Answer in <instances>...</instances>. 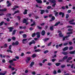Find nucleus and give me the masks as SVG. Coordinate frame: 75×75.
<instances>
[{
    "mask_svg": "<svg viewBox=\"0 0 75 75\" xmlns=\"http://www.w3.org/2000/svg\"><path fill=\"white\" fill-rule=\"evenodd\" d=\"M50 1L52 3H54V4L52 5V6L53 7H54L56 4L55 3H56V1L55 0H50Z\"/></svg>",
    "mask_w": 75,
    "mask_h": 75,
    "instance_id": "nucleus-1",
    "label": "nucleus"
},
{
    "mask_svg": "<svg viewBox=\"0 0 75 75\" xmlns=\"http://www.w3.org/2000/svg\"><path fill=\"white\" fill-rule=\"evenodd\" d=\"M71 35H69L68 36H66V37H63V41H64L65 40H69V39L67 38H69V37H70Z\"/></svg>",
    "mask_w": 75,
    "mask_h": 75,
    "instance_id": "nucleus-2",
    "label": "nucleus"
},
{
    "mask_svg": "<svg viewBox=\"0 0 75 75\" xmlns=\"http://www.w3.org/2000/svg\"><path fill=\"white\" fill-rule=\"evenodd\" d=\"M19 44V42L18 41H16L15 43L13 42L12 43V45H18V44Z\"/></svg>",
    "mask_w": 75,
    "mask_h": 75,
    "instance_id": "nucleus-3",
    "label": "nucleus"
},
{
    "mask_svg": "<svg viewBox=\"0 0 75 75\" xmlns=\"http://www.w3.org/2000/svg\"><path fill=\"white\" fill-rule=\"evenodd\" d=\"M68 50V47H65L63 49V50L64 51H67V50Z\"/></svg>",
    "mask_w": 75,
    "mask_h": 75,
    "instance_id": "nucleus-4",
    "label": "nucleus"
},
{
    "mask_svg": "<svg viewBox=\"0 0 75 75\" xmlns=\"http://www.w3.org/2000/svg\"><path fill=\"white\" fill-rule=\"evenodd\" d=\"M30 59H31V57H28L27 58V59L26 60V62H29V61H30Z\"/></svg>",
    "mask_w": 75,
    "mask_h": 75,
    "instance_id": "nucleus-5",
    "label": "nucleus"
},
{
    "mask_svg": "<svg viewBox=\"0 0 75 75\" xmlns=\"http://www.w3.org/2000/svg\"><path fill=\"white\" fill-rule=\"evenodd\" d=\"M8 29L9 30V31L10 32H11L13 30V28L11 27H9L8 28Z\"/></svg>",
    "mask_w": 75,
    "mask_h": 75,
    "instance_id": "nucleus-6",
    "label": "nucleus"
},
{
    "mask_svg": "<svg viewBox=\"0 0 75 75\" xmlns=\"http://www.w3.org/2000/svg\"><path fill=\"white\" fill-rule=\"evenodd\" d=\"M36 35H37V37L38 38H40V35L39 32H37L36 33Z\"/></svg>",
    "mask_w": 75,
    "mask_h": 75,
    "instance_id": "nucleus-7",
    "label": "nucleus"
},
{
    "mask_svg": "<svg viewBox=\"0 0 75 75\" xmlns=\"http://www.w3.org/2000/svg\"><path fill=\"white\" fill-rule=\"evenodd\" d=\"M54 13L55 14V16L56 17H57L58 16V13L56 12V11H54Z\"/></svg>",
    "mask_w": 75,
    "mask_h": 75,
    "instance_id": "nucleus-8",
    "label": "nucleus"
},
{
    "mask_svg": "<svg viewBox=\"0 0 75 75\" xmlns=\"http://www.w3.org/2000/svg\"><path fill=\"white\" fill-rule=\"evenodd\" d=\"M61 14L62 15V17H64V13L62 12H60L59 13V15H61Z\"/></svg>",
    "mask_w": 75,
    "mask_h": 75,
    "instance_id": "nucleus-9",
    "label": "nucleus"
},
{
    "mask_svg": "<svg viewBox=\"0 0 75 75\" xmlns=\"http://www.w3.org/2000/svg\"><path fill=\"white\" fill-rule=\"evenodd\" d=\"M35 41H34V40H33L32 42H30L29 44V45H31V44H35Z\"/></svg>",
    "mask_w": 75,
    "mask_h": 75,
    "instance_id": "nucleus-10",
    "label": "nucleus"
},
{
    "mask_svg": "<svg viewBox=\"0 0 75 75\" xmlns=\"http://www.w3.org/2000/svg\"><path fill=\"white\" fill-rule=\"evenodd\" d=\"M34 62H32L30 64V66L31 67H33V66L34 65Z\"/></svg>",
    "mask_w": 75,
    "mask_h": 75,
    "instance_id": "nucleus-11",
    "label": "nucleus"
},
{
    "mask_svg": "<svg viewBox=\"0 0 75 75\" xmlns=\"http://www.w3.org/2000/svg\"><path fill=\"white\" fill-rule=\"evenodd\" d=\"M38 3H42V1L41 0H36Z\"/></svg>",
    "mask_w": 75,
    "mask_h": 75,
    "instance_id": "nucleus-12",
    "label": "nucleus"
},
{
    "mask_svg": "<svg viewBox=\"0 0 75 75\" xmlns=\"http://www.w3.org/2000/svg\"><path fill=\"white\" fill-rule=\"evenodd\" d=\"M45 34V32L44 30H42L41 33V34L42 35H44Z\"/></svg>",
    "mask_w": 75,
    "mask_h": 75,
    "instance_id": "nucleus-13",
    "label": "nucleus"
},
{
    "mask_svg": "<svg viewBox=\"0 0 75 75\" xmlns=\"http://www.w3.org/2000/svg\"><path fill=\"white\" fill-rule=\"evenodd\" d=\"M75 50H74L73 51L70 52H69L70 54H75Z\"/></svg>",
    "mask_w": 75,
    "mask_h": 75,
    "instance_id": "nucleus-14",
    "label": "nucleus"
},
{
    "mask_svg": "<svg viewBox=\"0 0 75 75\" xmlns=\"http://www.w3.org/2000/svg\"><path fill=\"white\" fill-rule=\"evenodd\" d=\"M67 58H68V56H64V57H63V60H64H64L65 59H67Z\"/></svg>",
    "mask_w": 75,
    "mask_h": 75,
    "instance_id": "nucleus-15",
    "label": "nucleus"
},
{
    "mask_svg": "<svg viewBox=\"0 0 75 75\" xmlns=\"http://www.w3.org/2000/svg\"><path fill=\"white\" fill-rule=\"evenodd\" d=\"M7 3L8 4L7 5V7H9V6H11V4L9 3V1H7Z\"/></svg>",
    "mask_w": 75,
    "mask_h": 75,
    "instance_id": "nucleus-16",
    "label": "nucleus"
},
{
    "mask_svg": "<svg viewBox=\"0 0 75 75\" xmlns=\"http://www.w3.org/2000/svg\"><path fill=\"white\" fill-rule=\"evenodd\" d=\"M41 51L40 49H37L35 50V52H40Z\"/></svg>",
    "mask_w": 75,
    "mask_h": 75,
    "instance_id": "nucleus-17",
    "label": "nucleus"
},
{
    "mask_svg": "<svg viewBox=\"0 0 75 75\" xmlns=\"http://www.w3.org/2000/svg\"><path fill=\"white\" fill-rule=\"evenodd\" d=\"M27 10L26 9L25 10V11L23 13L24 14H27Z\"/></svg>",
    "mask_w": 75,
    "mask_h": 75,
    "instance_id": "nucleus-18",
    "label": "nucleus"
},
{
    "mask_svg": "<svg viewBox=\"0 0 75 75\" xmlns=\"http://www.w3.org/2000/svg\"><path fill=\"white\" fill-rule=\"evenodd\" d=\"M7 10V9L5 8L4 9H0V11H5Z\"/></svg>",
    "mask_w": 75,
    "mask_h": 75,
    "instance_id": "nucleus-19",
    "label": "nucleus"
},
{
    "mask_svg": "<svg viewBox=\"0 0 75 75\" xmlns=\"http://www.w3.org/2000/svg\"><path fill=\"white\" fill-rule=\"evenodd\" d=\"M41 14H42L44 12H45V11L44 10H41Z\"/></svg>",
    "mask_w": 75,
    "mask_h": 75,
    "instance_id": "nucleus-20",
    "label": "nucleus"
},
{
    "mask_svg": "<svg viewBox=\"0 0 75 75\" xmlns=\"http://www.w3.org/2000/svg\"><path fill=\"white\" fill-rule=\"evenodd\" d=\"M6 74V72H5L4 73H0V75H4Z\"/></svg>",
    "mask_w": 75,
    "mask_h": 75,
    "instance_id": "nucleus-21",
    "label": "nucleus"
},
{
    "mask_svg": "<svg viewBox=\"0 0 75 75\" xmlns=\"http://www.w3.org/2000/svg\"><path fill=\"white\" fill-rule=\"evenodd\" d=\"M36 55L35 54H33V55L31 56L33 58H35V57H36Z\"/></svg>",
    "mask_w": 75,
    "mask_h": 75,
    "instance_id": "nucleus-22",
    "label": "nucleus"
},
{
    "mask_svg": "<svg viewBox=\"0 0 75 75\" xmlns=\"http://www.w3.org/2000/svg\"><path fill=\"white\" fill-rule=\"evenodd\" d=\"M50 40V38H46L45 39L44 41H48Z\"/></svg>",
    "mask_w": 75,
    "mask_h": 75,
    "instance_id": "nucleus-23",
    "label": "nucleus"
},
{
    "mask_svg": "<svg viewBox=\"0 0 75 75\" xmlns=\"http://www.w3.org/2000/svg\"><path fill=\"white\" fill-rule=\"evenodd\" d=\"M8 52H10L11 53H13V52L10 50H8L7 51Z\"/></svg>",
    "mask_w": 75,
    "mask_h": 75,
    "instance_id": "nucleus-24",
    "label": "nucleus"
},
{
    "mask_svg": "<svg viewBox=\"0 0 75 75\" xmlns=\"http://www.w3.org/2000/svg\"><path fill=\"white\" fill-rule=\"evenodd\" d=\"M33 24H31V26H33V25H34L35 24V21H33Z\"/></svg>",
    "mask_w": 75,
    "mask_h": 75,
    "instance_id": "nucleus-25",
    "label": "nucleus"
},
{
    "mask_svg": "<svg viewBox=\"0 0 75 75\" xmlns=\"http://www.w3.org/2000/svg\"><path fill=\"white\" fill-rule=\"evenodd\" d=\"M60 64H61V63H57L55 64L57 66H59V65H60Z\"/></svg>",
    "mask_w": 75,
    "mask_h": 75,
    "instance_id": "nucleus-26",
    "label": "nucleus"
},
{
    "mask_svg": "<svg viewBox=\"0 0 75 75\" xmlns=\"http://www.w3.org/2000/svg\"><path fill=\"white\" fill-rule=\"evenodd\" d=\"M59 23H60V22H57V23H56V24L54 25V26H57V25H59Z\"/></svg>",
    "mask_w": 75,
    "mask_h": 75,
    "instance_id": "nucleus-27",
    "label": "nucleus"
},
{
    "mask_svg": "<svg viewBox=\"0 0 75 75\" xmlns=\"http://www.w3.org/2000/svg\"><path fill=\"white\" fill-rule=\"evenodd\" d=\"M62 54H64V55H67L68 53L67 52H62Z\"/></svg>",
    "mask_w": 75,
    "mask_h": 75,
    "instance_id": "nucleus-28",
    "label": "nucleus"
},
{
    "mask_svg": "<svg viewBox=\"0 0 75 75\" xmlns=\"http://www.w3.org/2000/svg\"><path fill=\"white\" fill-rule=\"evenodd\" d=\"M35 33H33L32 35V37H35Z\"/></svg>",
    "mask_w": 75,
    "mask_h": 75,
    "instance_id": "nucleus-29",
    "label": "nucleus"
},
{
    "mask_svg": "<svg viewBox=\"0 0 75 75\" xmlns=\"http://www.w3.org/2000/svg\"><path fill=\"white\" fill-rule=\"evenodd\" d=\"M47 61V59H44L43 60L42 63H44L46 61Z\"/></svg>",
    "mask_w": 75,
    "mask_h": 75,
    "instance_id": "nucleus-30",
    "label": "nucleus"
},
{
    "mask_svg": "<svg viewBox=\"0 0 75 75\" xmlns=\"http://www.w3.org/2000/svg\"><path fill=\"white\" fill-rule=\"evenodd\" d=\"M59 36H60V37H63V35H62V33H60L59 34Z\"/></svg>",
    "mask_w": 75,
    "mask_h": 75,
    "instance_id": "nucleus-31",
    "label": "nucleus"
},
{
    "mask_svg": "<svg viewBox=\"0 0 75 75\" xmlns=\"http://www.w3.org/2000/svg\"><path fill=\"white\" fill-rule=\"evenodd\" d=\"M23 22V23H25L26 22H27V20H26V19H24Z\"/></svg>",
    "mask_w": 75,
    "mask_h": 75,
    "instance_id": "nucleus-32",
    "label": "nucleus"
},
{
    "mask_svg": "<svg viewBox=\"0 0 75 75\" xmlns=\"http://www.w3.org/2000/svg\"><path fill=\"white\" fill-rule=\"evenodd\" d=\"M49 51L48 50H46L44 52V54H47V53H48Z\"/></svg>",
    "mask_w": 75,
    "mask_h": 75,
    "instance_id": "nucleus-33",
    "label": "nucleus"
},
{
    "mask_svg": "<svg viewBox=\"0 0 75 75\" xmlns=\"http://www.w3.org/2000/svg\"><path fill=\"white\" fill-rule=\"evenodd\" d=\"M64 60H63V59L62 60H59V62H64Z\"/></svg>",
    "mask_w": 75,
    "mask_h": 75,
    "instance_id": "nucleus-34",
    "label": "nucleus"
},
{
    "mask_svg": "<svg viewBox=\"0 0 75 75\" xmlns=\"http://www.w3.org/2000/svg\"><path fill=\"white\" fill-rule=\"evenodd\" d=\"M23 38H26L27 37V35L24 34L23 35Z\"/></svg>",
    "mask_w": 75,
    "mask_h": 75,
    "instance_id": "nucleus-35",
    "label": "nucleus"
},
{
    "mask_svg": "<svg viewBox=\"0 0 75 75\" xmlns=\"http://www.w3.org/2000/svg\"><path fill=\"white\" fill-rule=\"evenodd\" d=\"M19 12V11H16L15 12L14 14H13V15H14V14H16V13H18Z\"/></svg>",
    "mask_w": 75,
    "mask_h": 75,
    "instance_id": "nucleus-36",
    "label": "nucleus"
},
{
    "mask_svg": "<svg viewBox=\"0 0 75 75\" xmlns=\"http://www.w3.org/2000/svg\"><path fill=\"white\" fill-rule=\"evenodd\" d=\"M16 8H18V6H15V8L13 9V10H15L16 9Z\"/></svg>",
    "mask_w": 75,
    "mask_h": 75,
    "instance_id": "nucleus-37",
    "label": "nucleus"
},
{
    "mask_svg": "<svg viewBox=\"0 0 75 75\" xmlns=\"http://www.w3.org/2000/svg\"><path fill=\"white\" fill-rule=\"evenodd\" d=\"M27 40V39H23L22 41L23 42H24L25 41H26Z\"/></svg>",
    "mask_w": 75,
    "mask_h": 75,
    "instance_id": "nucleus-38",
    "label": "nucleus"
},
{
    "mask_svg": "<svg viewBox=\"0 0 75 75\" xmlns=\"http://www.w3.org/2000/svg\"><path fill=\"white\" fill-rule=\"evenodd\" d=\"M48 65L49 66H51V65H52V63H49L48 64Z\"/></svg>",
    "mask_w": 75,
    "mask_h": 75,
    "instance_id": "nucleus-39",
    "label": "nucleus"
},
{
    "mask_svg": "<svg viewBox=\"0 0 75 75\" xmlns=\"http://www.w3.org/2000/svg\"><path fill=\"white\" fill-rule=\"evenodd\" d=\"M16 30H14L12 34L14 35L15 34V33H16Z\"/></svg>",
    "mask_w": 75,
    "mask_h": 75,
    "instance_id": "nucleus-40",
    "label": "nucleus"
},
{
    "mask_svg": "<svg viewBox=\"0 0 75 75\" xmlns=\"http://www.w3.org/2000/svg\"><path fill=\"white\" fill-rule=\"evenodd\" d=\"M52 20H55V17L53 16H52Z\"/></svg>",
    "mask_w": 75,
    "mask_h": 75,
    "instance_id": "nucleus-41",
    "label": "nucleus"
},
{
    "mask_svg": "<svg viewBox=\"0 0 75 75\" xmlns=\"http://www.w3.org/2000/svg\"><path fill=\"white\" fill-rule=\"evenodd\" d=\"M72 49H73V47H70L69 48V50H72Z\"/></svg>",
    "mask_w": 75,
    "mask_h": 75,
    "instance_id": "nucleus-42",
    "label": "nucleus"
},
{
    "mask_svg": "<svg viewBox=\"0 0 75 75\" xmlns=\"http://www.w3.org/2000/svg\"><path fill=\"white\" fill-rule=\"evenodd\" d=\"M3 23H4V22H2L1 23H0V26H1L3 25Z\"/></svg>",
    "mask_w": 75,
    "mask_h": 75,
    "instance_id": "nucleus-43",
    "label": "nucleus"
},
{
    "mask_svg": "<svg viewBox=\"0 0 75 75\" xmlns=\"http://www.w3.org/2000/svg\"><path fill=\"white\" fill-rule=\"evenodd\" d=\"M13 62V60H9V62L10 63H11V62Z\"/></svg>",
    "mask_w": 75,
    "mask_h": 75,
    "instance_id": "nucleus-44",
    "label": "nucleus"
},
{
    "mask_svg": "<svg viewBox=\"0 0 75 75\" xmlns=\"http://www.w3.org/2000/svg\"><path fill=\"white\" fill-rule=\"evenodd\" d=\"M68 43H64V45H65L66 46V45H68Z\"/></svg>",
    "mask_w": 75,
    "mask_h": 75,
    "instance_id": "nucleus-45",
    "label": "nucleus"
},
{
    "mask_svg": "<svg viewBox=\"0 0 75 75\" xmlns=\"http://www.w3.org/2000/svg\"><path fill=\"white\" fill-rule=\"evenodd\" d=\"M50 29L51 30H53V26H52L50 27Z\"/></svg>",
    "mask_w": 75,
    "mask_h": 75,
    "instance_id": "nucleus-46",
    "label": "nucleus"
},
{
    "mask_svg": "<svg viewBox=\"0 0 75 75\" xmlns=\"http://www.w3.org/2000/svg\"><path fill=\"white\" fill-rule=\"evenodd\" d=\"M61 68H64V67H65V65H62L61 66Z\"/></svg>",
    "mask_w": 75,
    "mask_h": 75,
    "instance_id": "nucleus-47",
    "label": "nucleus"
},
{
    "mask_svg": "<svg viewBox=\"0 0 75 75\" xmlns=\"http://www.w3.org/2000/svg\"><path fill=\"white\" fill-rule=\"evenodd\" d=\"M51 8V6H48L47 7V9H50V8Z\"/></svg>",
    "mask_w": 75,
    "mask_h": 75,
    "instance_id": "nucleus-48",
    "label": "nucleus"
},
{
    "mask_svg": "<svg viewBox=\"0 0 75 75\" xmlns=\"http://www.w3.org/2000/svg\"><path fill=\"white\" fill-rule=\"evenodd\" d=\"M68 17H69V14H67L66 15V18H68Z\"/></svg>",
    "mask_w": 75,
    "mask_h": 75,
    "instance_id": "nucleus-49",
    "label": "nucleus"
},
{
    "mask_svg": "<svg viewBox=\"0 0 75 75\" xmlns=\"http://www.w3.org/2000/svg\"><path fill=\"white\" fill-rule=\"evenodd\" d=\"M72 59V58L71 57H70L68 58V60H71V59Z\"/></svg>",
    "mask_w": 75,
    "mask_h": 75,
    "instance_id": "nucleus-50",
    "label": "nucleus"
},
{
    "mask_svg": "<svg viewBox=\"0 0 75 75\" xmlns=\"http://www.w3.org/2000/svg\"><path fill=\"white\" fill-rule=\"evenodd\" d=\"M51 42H50L49 43L48 45H47L48 46V47L50 46L51 45Z\"/></svg>",
    "mask_w": 75,
    "mask_h": 75,
    "instance_id": "nucleus-51",
    "label": "nucleus"
},
{
    "mask_svg": "<svg viewBox=\"0 0 75 75\" xmlns=\"http://www.w3.org/2000/svg\"><path fill=\"white\" fill-rule=\"evenodd\" d=\"M57 72L58 73H61V70L60 69H59L58 70Z\"/></svg>",
    "mask_w": 75,
    "mask_h": 75,
    "instance_id": "nucleus-52",
    "label": "nucleus"
},
{
    "mask_svg": "<svg viewBox=\"0 0 75 75\" xmlns=\"http://www.w3.org/2000/svg\"><path fill=\"white\" fill-rule=\"evenodd\" d=\"M31 52H26V54H31Z\"/></svg>",
    "mask_w": 75,
    "mask_h": 75,
    "instance_id": "nucleus-53",
    "label": "nucleus"
},
{
    "mask_svg": "<svg viewBox=\"0 0 75 75\" xmlns=\"http://www.w3.org/2000/svg\"><path fill=\"white\" fill-rule=\"evenodd\" d=\"M11 14L10 13H8L7 14L6 16H11Z\"/></svg>",
    "mask_w": 75,
    "mask_h": 75,
    "instance_id": "nucleus-54",
    "label": "nucleus"
},
{
    "mask_svg": "<svg viewBox=\"0 0 75 75\" xmlns=\"http://www.w3.org/2000/svg\"><path fill=\"white\" fill-rule=\"evenodd\" d=\"M15 58L16 59H19V57L18 56H16Z\"/></svg>",
    "mask_w": 75,
    "mask_h": 75,
    "instance_id": "nucleus-55",
    "label": "nucleus"
},
{
    "mask_svg": "<svg viewBox=\"0 0 75 75\" xmlns=\"http://www.w3.org/2000/svg\"><path fill=\"white\" fill-rule=\"evenodd\" d=\"M68 13H70L71 12V10H69L67 11Z\"/></svg>",
    "mask_w": 75,
    "mask_h": 75,
    "instance_id": "nucleus-56",
    "label": "nucleus"
},
{
    "mask_svg": "<svg viewBox=\"0 0 75 75\" xmlns=\"http://www.w3.org/2000/svg\"><path fill=\"white\" fill-rule=\"evenodd\" d=\"M68 31H72V29L71 28H69L68 29Z\"/></svg>",
    "mask_w": 75,
    "mask_h": 75,
    "instance_id": "nucleus-57",
    "label": "nucleus"
},
{
    "mask_svg": "<svg viewBox=\"0 0 75 75\" xmlns=\"http://www.w3.org/2000/svg\"><path fill=\"white\" fill-rule=\"evenodd\" d=\"M52 62H54V61H56V59H52Z\"/></svg>",
    "mask_w": 75,
    "mask_h": 75,
    "instance_id": "nucleus-58",
    "label": "nucleus"
},
{
    "mask_svg": "<svg viewBox=\"0 0 75 75\" xmlns=\"http://www.w3.org/2000/svg\"><path fill=\"white\" fill-rule=\"evenodd\" d=\"M35 71H33L32 72V74L33 75H35Z\"/></svg>",
    "mask_w": 75,
    "mask_h": 75,
    "instance_id": "nucleus-59",
    "label": "nucleus"
},
{
    "mask_svg": "<svg viewBox=\"0 0 75 75\" xmlns=\"http://www.w3.org/2000/svg\"><path fill=\"white\" fill-rule=\"evenodd\" d=\"M6 21L8 22L10 21V19H9V18H7L6 19Z\"/></svg>",
    "mask_w": 75,
    "mask_h": 75,
    "instance_id": "nucleus-60",
    "label": "nucleus"
},
{
    "mask_svg": "<svg viewBox=\"0 0 75 75\" xmlns=\"http://www.w3.org/2000/svg\"><path fill=\"white\" fill-rule=\"evenodd\" d=\"M2 62H4V63L6 62V60H5V59H3L2 60Z\"/></svg>",
    "mask_w": 75,
    "mask_h": 75,
    "instance_id": "nucleus-61",
    "label": "nucleus"
},
{
    "mask_svg": "<svg viewBox=\"0 0 75 75\" xmlns=\"http://www.w3.org/2000/svg\"><path fill=\"white\" fill-rule=\"evenodd\" d=\"M72 32H68L67 33V34H72Z\"/></svg>",
    "mask_w": 75,
    "mask_h": 75,
    "instance_id": "nucleus-62",
    "label": "nucleus"
},
{
    "mask_svg": "<svg viewBox=\"0 0 75 75\" xmlns=\"http://www.w3.org/2000/svg\"><path fill=\"white\" fill-rule=\"evenodd\" d=\"M39 65L40 66H42L43 64L42 63H39Z\"/></svg>",
    "mask_w": 75,
    "mask_h": 75,
    "instance_id": "nucleus-63",
    "label": "nucleus"
},
{
    "mask_svg": "<svg viewBox=\"0 0 75 75\" xmlns=\"http://www.w3.org/2000/svg\"><path fill=\"white\" fill-rule=\"evenodd\" d=\"M53 74H57V72L56 71L54 70L53 72Z\"/></svg>",
    "mask_w": 75,
    "mask_h": 75,
    "instance_id": "nucleus-64",
    "label": "nucleus"
}]
</instances>
